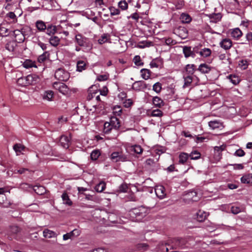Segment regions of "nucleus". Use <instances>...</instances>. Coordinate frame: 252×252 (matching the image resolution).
<instances>
[{"label":"nucleus","instance_id":"1","mask_svg":"<svg viewBox=\"0 0 252 252\" xmlns=\"http://www.w3.org/2000/svg\"><path fill=\"white\" fill-rule=\"evenodd\" d=\"M147 214L146 209L143 206L133 208L129 211V216L132 219H135L136 220H141Z\"/></svg>","mask_w":252,"mask_h":252},{"label":"nucleus","instance_id":"2","mask_svg":"<svg viewBox=\"0 0 252 252\" xmlns=\"http://www.w3.org/2000/svg\"><path fill=\"white\" fill-rule=\"evenodd\" d=\"M75 42L81 47L91 49L92 44L89 38L83 36L81 34L76 35L75 37Z\"/></svg>","mask_w":252,"mask_h":252},{"label":"nucleus","instance_id":"3","mask_svg":"<svg viewBox=\"0 0 252 252\" xmlns=\"http://www.w3.org/2000/svg\"><path fill=\"white\" fill-rule=\"evenodd\" d=\"M55 77L61 81H66L70 77L69 73L63 68H59L55 72Z\"/></svg>","mask_w":252,"mask_h":252},{"label":"nucleus","instance_id":"4","mask_svg":"<svg viewBox=\"0 0 252 252\" xmlns=\"http://www.w3.org/2000/svg\"><path fill=\"white\" fill-rule=\"evenodd\" d=\"M53 88L63 95H67L70 93V89L67 85L61 82H55L52 85Z\"/></svg>","mask_w":252,"mask_h":252},{"label":"nucleus","instance_id":"5","mask_svg":"<svg viewBox=\"0 0 252 252\" xmlns=\"http://www.w3.org/2000/svg\"><path fill=\"white\" fill-rule=\"evenodd\" d=\"M196 52L195 48H194L193 50H191V48L190 46H186L183 47V52L186 58L190 57L193 58H195V53H196Z\"/></svg>","mask_w":252,"mask_h":252},{"label":"nucleus","instance_id":"6","mask_svg":"<svg viewBox=\"0 0 252 252\" xmlns=\"http://www.w3.org/2000/svg\"><path fill=\"white\" fill-rule=\"evenodd\" d=\"M208 126L212 130L222 129L224 127L222 123L219 120L210 121L208 122Z\"/></svg>","mask_w":252,"mask_h":252},{"label":"nucleus","instance_id":"7","mask_svg":"<svg viewBox=\"0 0 252 252\" xmlns=\"http://www.w3.org/2000/svg\"><path fill=\"white\" fill-rule=\"evenodd\" d=\"M28 86L33 85L40 81L39 76L36 74H30L27 76Z\"/></svg>","mask_w":252,"mask_h":252},{"label":"nucleus","instance_id":"8","mask_svg":"<svg viewBox=\"0 0 252 252\" xmlns=\"http://www.w3.org/2000/svg\"><path fill=\"white\" fill-rule=\"evenodd\" d=\"M156 195L159 199H163L166 196L165 189L162 186H158L155 189Z\"/></svg>","mask_w":252,"mask_h":252},{"label":"nucleus","instance_id":"9","mask_svg":"<svg viewBox=\"0 0 252 252\" xmlns=\"http://www.w3.org/2000/svg\"><path fill=\"white\" fill-rule=\"evenodd\" d=\"M13 34L15 36V41L18 43L23 42L25 39L23 32L19 30H16L13 31Z\"/></svg>","mask_w":252,"mask_h":252},{"label":"nucleus","instance_id":"10","mask_svg":"<svg viewBox=\"0 0 252 252\" xmlns=\"http://www.w3.org/2000/svg\"><path fill=\"white\" fill-rule=\"evenodd\" d=\"M220 46L225 50H229L232 46V42L229 38H224L220 43Z\"/></svg>","mask_w":252,"mask_h":252},{"label":"nucleus","instance_id":"11","mask_svg":"<svg viewBox=\"0 0 252 252\" xmlns=\"http://www.w3.org/2000/svg\"><path fill=\"white\" fill-rule=\"evenodd\" d=\"M46 33L50 36L54 35L57 32V27L52 24L47 23Z\"/></svg>","mask_w":252,"mask_h":252},{"label":"nucleus","instance_id":"12","mask_svg":"<svg viewBox=\"0 0 252 252\" xmlns=\"http://www.w3.org/2000/svg\"><path fill=\"white\" fill-rule=\"evenodd\" d=\"M49 53L47 51H45L38 57L37 62L36 63L37 65H39V66L41 67L42 69L44 68L42 65V63H43L44 62L48 59L49 58Z\"/></svg>","mask_w":252,"mask_h":252},{"label":"nucleus","instance_id":"13","mask_svg":"<svg viewBox=\"0 0 252 252\" xmlns=\"http://www.w3.org/2000/svg\"><path fill=\"white\" fill-rule=\"evenodd\" d=\"M145 87V82L143 81H135L132 85V89L136 91H140L144 90Z\"/></svg>","mask_w":252,"mask_h":252},{"label":"nucleus","instance_id":"14","mask_svg":"<svg viewBox=\"0 0 252 252\" xmlns=\"http://www.w3.org/2000/svg\"><path fill=\"white\" fill-rule=\"evenodd\" d=\"M231 36L235 40L239 39L243 35L242 31L238 28H234L231 30Z\"/></svg>","mask_w":252,"mask_h":252},{"label":"nucleus","instance_id":"15","mask_svg":"<svg viewBox=\"0 0 252 252\" xmlns=\"http://www.w3.org/2000/svg\"><path fill=\"white\" fill-rule=\"evenodd\" d=\"M24 67L26 68H30L32 67L38 68L39 65H37V63L35 61H32L31 60H26L23 63Z\"/></svg>","mask_w":252,"mask_h":252},{"label":"nucleus","instance_id":"16","mask_svg":"<svg viewBox=\"0 0 252 252\" xmlns=\"http://www.w3.org/2000/svg\"><path fill=\"white\" fill-rule=\"evenodd\" d=\"M208 16L210 18V22L214 23H217L220 21L222 18V15L220 13L210 14Z\"/></svg>","mask_w":252,"mask_h":252},{"label":"nucleus","instance_id":"17","mask_svg":"<svg viewBox=\"0 0 252 252\" xmlns=\"http://www.w3.org/2000/svg\"><path fill=\"white\" fill-rule=\"evenodd\" d=\"M35 27L37 29L41 32H45L47 29V24L45 22L42 20H37L35 23Z\"/></svg>","mask_w":252,"mask_h":252},{"label":"nucleus","instance_id":"18","mask_svg":"<svg viewBox=\"0 0 252 252\" xmlns=\"http://www.w3.org/2000/svg\"><path fill=\"white\" fill-rule=\"evenodd\" d=\"M212 67L206 63H201L199 65L198 70L202 73L206 74L209 73Z\"/></svg>","mask_w":252,"mask_h":252},{"label":"nucleus","instance_id":"19","mask_svg":"<svg viewBox=\"0 0 252 252\" xmlns=\"http://www.w3.org/2000/svg\"><path fill=\"white\" fill-rule=\"evenodd\" d=\"M60 143L63 148L67 149L69 145L68 137L66 136H62L60 140Z\"/></svg>","mask_w":252,"mask_h":252},{"label":"nucleus","instance_id":"20","mask_svg":"<svg viewBox=\"0 0 252 252\" xmlns=\"http://www.w3.org/2000/svg\"><path fill=\"white\" fill-rule=\"evenodd\" d=\"M241 181L243 184H249L252 183V173L243 175L241 178Z\"/></svg>","mask_w":252,"mask_h":252},{"label":"nucleus","instance_id":"21","mask_svg":"<svg viewBox=\"0 0 252 252\" xmlns=\"http://www.w3.org/2000/svg\"><path fill=\"white\" fill-rule=\"evenodd\" d=\"M110 40V35L109 33H103L98 39V43L102 44L107 42H111Z\"/></svg>","mask_w":252,"mask_h":252},{"label":"nucleus","instance_id":"22","mask_svg":"<svg viewBox=\"0 0 252 252\" xmlns=\"http://www.w3.org/2000/svg\"><path fill=\"white\" fill-rule=\"evenodd\" d=\"M9 205V203L6 199V195L3 193H0V206L2 207L6 208Z\"/></svg>","mask_w":252,"mask_h":252},{"label":"nucleus","instance_id":"23","mask_svg":"<svg viewBox=\"0 0 252 252\" xmlns=\"http://www.w3.org/2000/svg\"><path fill=\"white\" fill-rule=\"evenodd\" d=\"M196 53H198L202 57L207 58L211 55L212 51L209 48H204L203 49H202L200 51H197Z\"/></svg>","mask_w":252,"mask_h":252},{"label":"nucleus","instance_id":"24","mask_svg":"<svg viewBox=\"0 0 252 252\" xmlns=\"http://www.w3.org/2000/svg\"><path fill=\"white\" fill-rule=\"evenodd\" d=\"M43 235L45 238H52L57 236L56 233L51 230L45 229L43 231Z\"/></svg>","mask_w":252,"mask_h":252},{"label":"nucleus","instance_id":"25","mask_svg":"<svg viewBox=\"0 0 252 252\" xmlns=\"http://www.w3.org/2000/svg\"><path fill=\"white\" fill-rule=\"evenodd\" d=\"M146 164L149 166L150 168H153V169H157L158 167V163L157 161H155L154 158H148L146 161Z\"/></svg>","mask_w":252,"mask_h":252},{"label":"nucleus","instance_id":"26","mask_svg":"<svg viewBox=\"0 0 252 252\" xmlns=\"http://www.w3.org/2000/svg\"><path fill=\"white\" fill-rule=\"evenodd\" d=\"M54 96V93L53 91L51 90H48L45 91L42 94V98L44 100L51 101Z\"/></svg>","mask_w":252,"mask_h":252},{"label":"nucleus","instance_id":"27","mask_svg":"<svg viewBox=\"0 0 252 252\" xmlns=\"http://www.w3.org/2000/svg\"><path fill=\"white\" fill-rule=\"evenodd\" d=\"M49 41L50 44L52 46L56 47L59 44L60 42V39L57 36L52 35L49 38Z\"/></svg>","mask_w":252,"mask_h":252},{"label":"nucleus","instance_id":"28","mask_svg":"<svg viewBox=\"0 0 252 252\" xmlns=\"http://www.w3.org/2000/svg\"><path fill=\"white\" fill-rule=\"evenodd\" d=\"M109 123L111 124L112 127L114 129H117L120 126L119 121L118 119L115 117L111 118Z\"/></svg>","mask_w":252,"mask_h":252},{"label":"nucleus","instance_id":"29","mask_svg":"<svg viewBox=\"0 0 252 252\" xmlns=\"http://www.w3.org/2000/svg\"><path fill=\"white\" fill-rule=\"evenodd\" d=\"M141 77L145 80H148L151 76V71L149 69L142 68L140 70Z\"/></svg>","mask_w":252,"mask_h":252},{"label":"nucleus","instance_id":"30","mask_svg":"<svg viewBox=\"0 0 252 252\" xmlns=\"http://www.w3.org/2000/svg\"><path fill=\"white\" fill-rule=\"evenodd\" d=\"M152 101L153 104L158 107H161L164 104L163 100L158 96L154 97Z\"/></svg>","mask_w":252,"mask_h":252},{"label":"nucleus","instance_id":"31","mask_svg":"<svg viewBox=\"0 0 252 252\" xmlns=\"http://www.w3.org/2000/svg\"><path fill=\"white\" fill-rule=\"evenodd\" d=\"M62 198L63 201V204L67 205L68 206H71L72 204V202L70 199L68 194L66 192H63L62 195Z\"/></svg>","mask_w":252,"mask_h":252},{"label":"nucleus","instance_id":"32","mask_svg":"<svg viewBox=\"0 0 252 252\" xmlns=\"http://www.w3.org/2000/svg\"><path fill=\"white\" fill-rule=\"evenodd\" d=\"M86 69V63L83 61H79L77 63V69L76 70L79 72H82V71Z\"/></svg>","mask_w":252,"mask_h":252},{"label":"nucleus","instance_id":"33","mask_svg":"<svg viewBox=\"0 0 252 252\" xmlns=\"http://www.w3.org/2000/svg\"><path fill=\"white\" fill-rule=\"evenodd\" d=\"M33 190L36 193L42 195L46 192L45 188L42 186H35L33 187Z\"/></svg>","mask_w":252,"mask_h":252},{"label":"nucleus","instance_id":"34","mask_svg":"<svg viewBox=\"0 0 252 252\" xmlns=\"http://www.w3.org/2000/svg\"><path fill=\"white\" fill-rule=\"evenodd\" d=\"M196 216L198 221H202L207 218L208 214L204 211H199L197 213Z\"/></svg>","mask_w":252,"mask_h":252},{"label":"nucleus","instance_id":"35","mask_svg":"<svg viewBox=\"0 0 252 252\" xmlns=\"http://www.w3.org/2000/svg\"><path fill=\"white\" fill-rule=\"evenodd\" d=\"M189 157V155L187 153H181L179 156V163L181 164H184L187 161Z\"/></svg>","mask_w":252,"mask_h":252},{"label":"nucleus","instance_id":"36","mask_svg":"<svg viewBox=\"0 0 252 252\" xmlns=\"http://www.w3.org/2000/svg\"><path fill=\"white\" fill-rule=\"evenodd\" d=\"M105 183L104 182L101 181L95 186L94 189L96 191L98 192H101L105 189Z\"/></svg>","mask_w":252,"mask_h":252},{"label":"nucleus","instance_id":"37","mask_svg":"<svg viewBox=\"0 0 252 252\" xmlns=\"http://www.w3.org/2000/svg\"><path fill=\"white\" fill-rule=\"evenodd\" d=\"M180 19L184 23H189L191 21V17L187 13H182L181 15Z\"/></svg>","mask_w":252,"mask_h":252},{"label":"nucleus","instance_id":"38","mask_svg":"<svg viewBox=\"0 0 252 252\" xmlns=\"http://www.w3.org/2000/svg\"><path fill=\"white\" fill-rule=\"evenodd\" d=\"M153 45V43L152 42L148 41V40H146V41H140L138 45V47L140 48H144L146 47H150L151 46H152Z\"/></svg>","mask_w":252,"mask_h":252},{"label":"nucleus","instance_id":"39","mask_svg":"<svg viewBox=\"0 0 252 252\" xmlns=\"http://www.w3.org/2000/svg\"><path fill=\"white\" fill-rule=\"evenodd\" d=\"M227 77L229 80L235 85L238 84L240 82L239 77L236 75H230Z\"/></svg>","mask_w":252,"mask_h":252},{"label":"nucleus","instance_id":"40","mask_svg":"<svg viewBox=\"0 0 252 252\" xmlns=\"http://www.w3.org/2000/svg\"><path fill=\"white\" fill-rule=\"evenodd\" d=\"M192 82V78L191 76L188 75L186 77H184V84L183 88H185L190 85Z\"/></svg>","mask_w":252,"mask_h":252},{"label":"nucleus","instance_id":"41","mask_svg":"<svg viewBox=\"0 0 252 252\" xmlns=\"http://www.w3.org/2000/svg\"><path fill=\"white\" fill-rule=\"evenodd\" d=\"M16 46V43L15 41L8 42L5 45V48L9 51H13L15 47Z\"/></svg>","mask_w":252,"mask_h":252},{"label":"nucleus","instance_id":"42","mask_svg":"<svg viewBox=\"0 0 252 252\" xmlns=\"http://www.w3.org/2000/svg\"><path fill=\"white\" fill-rule=\"evenodd\" d=\"M162 40L164 41L167 45H174L177 43L176 41L171 37L163 38L162 39Z\"/></svg>","mask_w":252,"mask_h":252},{"label":"nucleus","instance_id":"43","mask_svg":"<svg viewBox=\"0 0 252 252\" xmlns=\"http://www.w3.org/2000/svg\"><path fill=\"white\" fill-rule=\"evenodd\" d=\"M195 65L192 64H188L186 65V70L187 72L189 74V75H191L193 74L194 70H195Z\"/></svg>","mask_w":252,"mask_h":252},{"label":"nucleus","instance_id":"44","mask_svg":"<svg viewBox=\"0 0 252 252\" xmlns=\"http://www.w3.org/2000/svg\"><path fill=\"white\" fill-rule=\"evenodd\" d=\"M100 155V152L98 150L93 151L91 154V158L93 160H96Z\"/></svg>","mask_w":252,"mask_h":252},{"label":"nucleus","instance_id":"45","mask_svg":"<svg viewBox=\"0 0 252 252\" xmlns=\"http://www.w3.org/2000/svg\"><path fill=\"white\" fill-rule=\"evenodd\" d=\"M24 149L25 147L20 144H16L13 146V149L17 153V155H19V153H21Z\"/></svg>","mask_w":252,"mask_h":252},{"label":"nucleus","instance_id":"46","mask_svg":"<svg viewBox=\"0 0 252 252\" xmlns=\"http://www.w3.org/2000/svg\"><path fill=\"white\" fill-rule=\"evenodd\" d=\"M201 154L199 152H197V151H192L190 154H189V157L191 159L196 160L200 158Z\"/></svg>","mask_w":252,"mask_h":252},{"label":"nucleus","instance_id":"47","mask_svg":"<svg viewBox=\"0 0 252 252\" xmlns=\"http://www.w3.org/2000/svg\"><path fill=\"white\" fill-rule=\"evenodd\" d=\"M112 126L111 125V124L109 122H105L104 124V128H103V132L105 134L109 133L111 130L112 128Z\"/></svg>","mask_w":252,"mask_h":252},{"label":"nucleus","instance_id":"48","mask_svg":"<svg viewBox=\"0 0 252 252\" xmlns=\"http://www.w3.org/2000/svg\"><path fill=\"white\" fill-rule=\"evenodd\" d=\"M109 9L111 16L118 15L120 13V11L119 8H116L114 6H110L109 8Z\"/></svg>","mask_w":252,"mask_h":252},{"label":"nucleus","instance_id":"49","mask_svg":"<svg viewBox=\"0 0 252 252\" xmlns=\"http://www.w3.org/2000/svg\"><path fill=\"white\" fill-rule=\"evenodd\" d=\"M128 160V157L127 155L122 154L121 152H119L118 158L117 162L119 161H126Z\"/></svg>","mask_w":252,"mask_h":252},{"label":"nucleus","instance_id":"50","mask_svg":"<svg viewBox=\"0 0 252 252\" xmlns=\"http://www.w3.org/2000/svg\"><path fill=\"white\" fill-rule=\"evenodd\" d=\"M9 34V30L3 26L0 27V34L2 36H7Z\"/></svg>","mask_w":252,"mask_h":252},{"label":"nucleus","instance_id":"51","mask_svg":"<svg viewBox=\"0 0 252 252\" xmlns=\"http://www.w3.org/2000/svg\"><path fill=\"white\" fill-rule=\"evenodd\" d=\"M18 84L22 86H28L27 76L19 78L17 80Z\"/></svg>","mask_w":252,"mask_h":252},{"label":"nucleus","instance_id":"52","mask_svg":"<svg viewBox=\"0 0 252 252\" xmlns=\"http://www.w3.org/2000/svg\"><path fill=\"white\" fill-rule=\"evenodd\" d=\"M118 7L122 10H126L128 7V4L125 0H121L118 2Z\"/></svg>","mask_w":252,"mask_h":252},{"label":"nucleus","instance_id":"53","mask_svg":"<svg viewBox=\"0 0 252 252\" xmlns=\"http://www.w3.org/2000/svg\"><path fill=\"white\" fill-rule=\"evenodd\" d=\"M161 84L159 82H157L153 86V90L157 93H159L161 90Z\"/></svg>","mask_w":252,"mask_h":252},{"label":"nucleus","instance_id":"54","mask_svg":"<svg viewBox=\"0 0 252 252\" xmlns=\"http://www.w3.org/2000/svg\"><path fill=\"white\" fill-rule=\"evenodd\" d=\"M133 5L137 8H140L142 4L145 3V0H132Z\"/></svg>","mask_w":252,"mask_h":252},{"label":"nucleus","instance_id":"55","mask_svg":"<svg viewBox=\"0 0 252 252\" xmlns=\"http://www.w3.org/2000/svg\"><path fill=\"white\" fill-rule=\"evenodd\" d=\"M239 66L242 69H246L248 66V62L246 60H241L239 62Z\"/></svg>","mask_w":252,"mask_h":252},{"label":"nucleus","instance_id":"56","mask_svg":"<svg viewBox=\"0 0 252 252\" xmlns=\"http://www.w3.org/2000/svg\"><path fill=\"white\" fill-rule=\"evenodd\" d=\"M132 151L137 154H141L143 152V149L140 145H135L132 147Z\"/></svg>","mask_w":252,"mask_h":252},{"label":"nucleus","instance_id":"57","mask_svg":"<svg viewBox=\"0 0 252 252\" xmlns=\"http://www.w3.org/2000/svg\"><path fill=\"white\" fill-rule=\"evenodd\" d=\"M163 115V113L159 109H155L153 110L151 114V116L152 117H161Z\"/></svg>","mask_w":252,"mask_h":252},{"label":"nucleus","instance_id":"58","mask_svg":"<svg viewBox=\"0 0 252 252\" xmlns=\"http://www.w3.org/2000/svg\"><path fill=\"white\" fill-rule=\"evenodd\" d=\"M133 62L135 65L137 66H141L143 65V63L142 62L139 56H135L133 58Z\"/></svg>","mask_w":252,"mask_h":252},{"label":"nucleus","instance_id":"59","mask_svg":"<svg viewBox=\"0 0 252 252\" xmlns=\"http://www.w3.org/2000/svg\"><path fill=\"white\" fill-rule=\"evenodd\" d=\"M242 211V209L238 206H232L231 207V212L233 214H237Z\"/></svg>","mask_w":252,"mask_h":252},{"label":"nucleus","instance_id":"60","mask_svg":"<svg viewBox=\"0 0 252 252\" xmlns=\"http://www.w3.org/2000/svg\"><path fill=\"white\" fill-rule=\"evenodd\" d=\"M245 155V152L241 149H238L237 150H236L234 154V156H236V157H242L243 156H244Z\"/></svg>","mask_w":252,"mask_h":252},{"label":"nucleus","instance_id":"61","mask_svg":"<svg viewBox=\"0 0 252 252\" xmlns=\"http://www.w3.org/2000/svg\"><path fill=\"white\" fill-rule=\"evenodd\" d=\"M225 149V147L223 146H216L214 148V151L216 154L219 156L220 154V153L223 151Z\"/></svg>","mask_w":252,"mask_h":252},{"label":"nucleus","instance_id":"62","mask_svg":"<svg viewBox=\"0 0 252 252\" xmlns=\"http://www.w3.org/2000/svg\"><path fill=\"white\" fill-rule=\"evenodd\" d=\"M159 60H158V59H155V60H153L151 63H150V65L151 66V67L152 68H153V67H156V68H158L159 67Z\"/></svg>","mask_w":252,"mask_h":252},{"label":"nucleus","instance_id":"63","mask_svg":"<svg viewBox=\"0 0 252 252\" xmlns=\"http://www.w3.org/2000/svg\"><path fill=\"white\" fill-rule=\"evenodd\" d=\"M109 75L108 74L99 75L97 77V80L98 81H104L108 79Z\"/></svg>","mask_w":252,"mask_h":252},{"label":"nucleus","instance_id":"64","mask_svg":"<svg viewBox=\"0 0 252 252\" xmlns=\"http://www.w3.org/2000/svg\"><path fill=\"white\" fill-rule=\"evenodd\" d=\"M128 189L127 186L125 184H122L119 188V190L121 192H126Z\"/></svg>","mask_w":252,"mask_h":252}]
</instances>
